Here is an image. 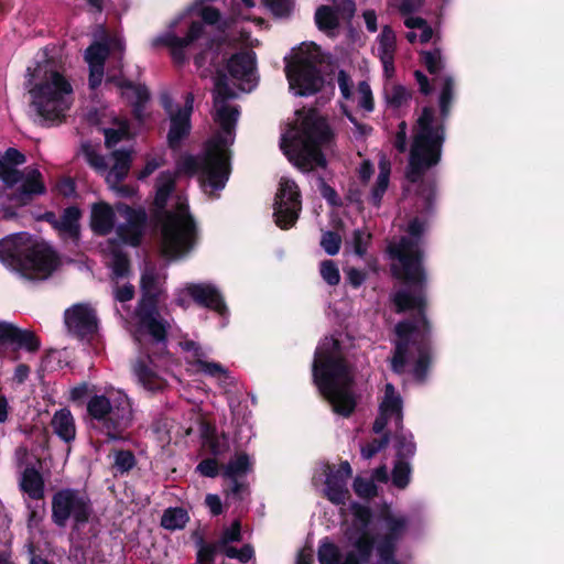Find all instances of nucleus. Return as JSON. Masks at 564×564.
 <instances>
[{"label": "nucleus", "mask_w": 564, "mask_h": 564, "mask_svg": "<svg viewBox=\"0 0 564 564\" xmlns=\"http://www.w3.org/2000/svg\"><path fill=\"white\" fill-rule=\"evenodd\" d=\"M426 221L414 218L408 226V237L390 241L388 252L392 260L391 270L406 284L404 290L393 295L398 312L415 311L412 322H401L395 326V349L391 358V368L397 373L411 369L414 378L424 380L430 365L429 326L423 315L425 305V274L422 268L421 236Z\"/></svg>", "instance_id": "nucleus-1"}, {"label": "nucleus", "mask_w": 564, "mask_h": 564, "mask_svg": "<svg viewBox=\"0 0 564 564\" xmlns=\"http://www.w3.org/2000/svg\"><path fill=\"white\" fill-rule=\"evenodd\" d=\"M226 70L217 72L214 80V120L218 131L205 143L202 155L183 154L176 161L177 172L199 174L203 191L215 195L225 188L230 172V147L235 142V129L239 117L236 106L229 102L237 91H251L257 85L256 56L251 52L234 54L227 62Z\"/></svg>", "instance_id": "nucleus-2"}, {"label": "nucleus", "mask_w": 564, "mask_h": 564, "mask_svg": "<svg viewBox=\"0 0 564 564\" xmlns=\"http://www.w3.org/2000/svg\"><path fill=\"white\" fill-rule=\"evenodd\" d=\"M165 276L154 268L144 269L141 276L142 299L131 318L127 321V328L133 335L145 358H139L133 366V373L138 382L149 391L162 390L165 379L154 369L152 356H161L166 349V336L171 324L161 317L158 311V301L162 292Z\"/></svg>", "instance_id": "nucleus-3"}, {"label": "nucleus", "mask_w": 564, "mask_h": 564, "mask_svg": "<svg viewBox=\"0 0 564 564\" xmlns=\"http://www.w3.org/2000/svg\"><path fill=\"white\" fill-rule=\"evenodd\" d=\"M176 172L163 171L155 178L154 204L164 209L159 218L161 251L167 258H177L191 251L197 240V227L189 213L187 197L176 191Z\"/></svg>", "instance_id": "nucleus-4"}, {"label": "nucleus", "mask_w": 564, "mask_h": 564, "mask_svg": "<svg viewBox=\"0 0 564 564\" xmlns=\"http://www.w3.org/2000/svg\"><path fill=\"white\" fill-rule=\"evenodd\" d=\"M313 379L336 414L349 416L352 413L357 404L354 375L334 337H325L318 344L313 361Z\"/></svg>", "instance_id": "nucleus-5"}, {"label": "nucleus", "mask_w": 564, "mask_h": 564, "mask_svg": "<svg viewBox=\"0 0 564 564\" xmlns=\"http://www.w3.org/2000/svg\"><path fill=\"white\" fill-rule=\"evenodd\" d=\"M295 120L281 137V149L290 162L302 171L325 165L322 149L332 141V131L314 110L295 112Z\"/></svg>", "instance_id": "nucleus-6"}, {"label": "nucleus", "mask_w": 564, "mask_h": 564, "mask_svg": "<svg viewBox=\"0 0 564 564\" xmlns=\"http://www.w3.org/2000/svg\"><path fill=\"white\" fill-rule=\"evenodd\" d=\"M88 395L87 415L96 422L110 440H119L120 434L133 422V406L128 394L112 386L102 389L82 383L70 390V399L78 401Z\"/></svg>", "instance_id": "nucleus-7"}, {"label": "nucleus", "mask_w": 564, "mask_h": 564, "mask_svg": "<svg viewBox=\"0 0 564 564\" xmlns=\"http://www.w3.org/2000/svg\"><path fill=\"white\" fill-rule=\"evenodd\" d=\"M26 87L32 106L46 121L62 120L73 106L72 84L47 61L28 68Z\"/></svg>", "instance_id": "nucleus-8"}, {"label": "nucleus", "mask_w": 564, "mask_h": 564, "mask_svg": "<svg viewBox=\"0 0 564 564\" xmlns=\"http://www.w3.org/2000/svg\"><path fill=\"white\" fill-rule=\"evenodd\" d=\"M0 261L29 280H45L59 265L55 251L26 232L12 234L0 240Z\"/></svg>", "instance_id": "nucleus-9"}, {"label": "nucleus", "mask_w": 564, "mask_h": 564, "mask_svg": "<svg viewBox=\"0 0 564 564\" xmlns=\"http://www.w3.org/2000/svg\"><path fill=\"white\" fill-rule=\"evenodd\" d=\"M147 214L142 209H134L119 203L115 207L98 202L93 204L90 210L91 230L100 236L116 234V241L120 245L138 246L144 231Z\"/></svg>", "instance_id": "nucleus-10"}, {"label": "nucleus", "mask_w": 564, "mask_h": 564, "mask_svg": "<svg viewBox=\"0 0 564 564\" xmlns=\"http://www.w3.org/2000/svg\"><path fill=\"white\" fill-rule=\"evenodd\" d=\"M444 142L443 122L435 116V110L424 108L416 120L410 149L406 177L416 182L431 166L438 163Z\"/></svg>", "instance_id": "nucleus-11"}, {"label": "nucleus", "mask_w": 564, "mask_h": 564, "mask_svg": "<svg viewBox=\"0 0 564 564\" xmlns=\"http://www.w3.org/2000/svg\"><path fill=\"white\" fill-rule=\"evenodd\" d=\"M319 57V47L314 43H302L290 58L285 57L289 87L295 96H310L322 87L323 77L317 69Z\"/></svg>", "instance_id": "nucleus-12"}, {"label": "nucleus", "mask_w": 564, "mask_h": 564, "mask_svg": "<svg viewBox=\"0 0 564 564\" xmlns=\"http://www.w3.org/2000/svg\"><path fill=\"white\" fill-rule=\"evenodd\" d=\"M25 162V156L18 150L10 148L0 156V180L6 186L13 188L11 199L20 205L28 204L35 195L45 192L42 175L37 169H17Z\"/></svg>", "instance_id": "nucleus-13"}, {"label": "nucleus", "mask_w": 564, "mask_h": 564, "mask_svg": "<svg viewBox=\"0 0 564 564\" xmlns=\"http://www.w3.org/2000/svg\"><path fill=\"white\" fill-rule=\"evenodd\" d=\"M91 502L86 492L65 488L53 495L52 521L59 528L72 522L75 529L86 524L91 516Z\"/></svg>", "instance_id": "nucleus-14"}, {"label": "nucleus", "mask_w": 564, "mask_h": 564, "mask_svg": "<svg viewBox=\"0 0 564 564\" xmlns=\"http://www.w3.org/2000/svg\"><path fill=\"white\" fill-rule=\"evenodd\" d=\"M124 48L126 43L121 34L116 33L109 36L102 25L98 26L94 43L85 52V59L89 66L90 88L95 89L101 84L107 56L110 53H118L116 58L121 64Z\"/></svg>", "instance_id": "nucleus-15"}, {"label": "nucleus", "mask_w": 564, "mask_h": 564, "mask_svg": "<svg viewBox=\"0 0 564 564\" xmlns=\"http://www.w3.org/2000/svg\"><path fill=\"white\" fill-rule=\"evenodd\" d=\"M83 153L87 163L94 167L97 172L101 173L106 177V182L110 188H115L116 185L128 175L132 162V152L127 150L113 151L109 158L112 162L111 167L108 170V162L102 155H99L91 147H83Z\"/></svg>", "instance_id": "nucleus-16"}, {"label": "nucleus", "mask_w": 564, "mask_h": 564, "mask_svg": "<svg viewBox=\"0 0 564 564\" xmlns=\"http://www.w3.org/2000/svg\"><path fill=\"white\" fill-rule=\"evenodd\" d=\"M302 208L299 187L294 181L282 177L275 195L274 220L281 229L291 228L299 218Z\"/></svg>", "instance_id": "nucleus-17"}, {"label": "nucleus", "mask_w": 564, "mask_h": 564, "mask_svg": "<svg viewBox=\"0 0 564 564\" xmlns=\"http://www.w3.org/2000/svg\"><path fill=\"white\" fill-rule=\"evenodd\" d=\"M351 467L348 462H343L338 467L322 465L313 477L314 484L318 480L325 482L324 494L335 505H344L349 491L348 480L351 477Z\"/></svg>", "instance_id": "nucleus-18"}, {"label": "nucleus", "mask_w": 564, "mask_h": 564, "mask_svg": "<svg viewBox=\"0 0 564 564\" xmlns=\"http://www.w3.org/2000/svg\"><path fill=\"white\" fill-rule=\"evenodd\" d=\"M161 104L167 112L171 121L170 131L167 134L169 145L175 149L180 142L189 133L191 122L189 118L193 111L194 97L187 94L183 108H176L173 100L167 93L161 95Z\"/></svg>", "instance_id": "nucleus-19"}, {"label": "nucleus", "mask_w": 564, "mask_h": 564, "mask_svg": "<svg viewBox=\"0 0 564 564\" xmlns=\"http://www.w3.org/2000/svg\"><path fill=\"white\" fill-rule=\"evenodd\" d=\"M180 347L185 354L188 365L194 367V371L215 378L224 388L232 383V378L228 370L220 364L208 360V351L203 349L193 340H184L180 343Z\"/></svg>", "instance_id": "nucleus-20"}, {"label": "nucleus", "mask_w": 564, "mask_h": 564, "mask_svg": "<svg viewBox=\"0 0 564 564\" xmlns=\"http://www.w3.org/2000/svg\"><path fill=\"white\" fill-rule=\"evenodd\" d=\"M64 319L68 332L82 339L93 336L98 329L96 311L86 303L74 304L67 308Z\"/></svg>", "instance_id": "nucleus-21"}, {"label": "nucleus", "mask_w": 564, "mask_h": 564, "mask_svg": "<svg viewBox=\"0 0 564 564\" xmlns=\"http://www.w3.org/2000/svg\"><path fill=\"white\" fill-rule=\"evenodd\" d=\"M402 419V399L394 387L391 383H387L379 408V416L373 423V432L380 434L388 425H393L395 430H399Z\"/></svg>", "instance_id": "nucleus-22"}, {"label": "nucleus", "mask_w": 564, "mask_h": 564, "mask_svg": "<svg viewBox=\"0 0 564 564\" xmlns=\"http://www.w3.org/2000/svg\"><path fill=\"white\" fill-rule=\"evenodd\" d=\"M422 55L424 64L427 67L429 72L435 75V85L442 87V91L440 95V108L442 117L445 118L449 112V105L453 99V78L447 75H438V72L443 68L442 55L438 50H435L433 52H423Z\"/></svg>", "instance_id": "nucleus-23"}, {"label": "nucleus", "mask_w": 564, "mask_h": 564, "mask_svg": "<svg viewBox=\"0 0 564 564\" xmlns=\"http://www.w3.org/2000/svg\"><path fill=\"white\" fill-rule=\"evenodd\" d=\"M333 6H322L316 10L315 21L319 30L334 34L340 20L350 19L355 13L352 0H333Z\"/></svg>", "instance_id": "nucleus-24"}, {"label": "nucleus", "mask_w": 564, "mask_h": 564, "mask_svg": "<svg viewBox=\"0 0 564 564\" xmlns=\"http://www.w3.org/2000/svg\"><path fill=\"white\" fill-rule=\"evenodd\" d=\"M112 83L123 98H126L133 108L135 118L142 121L147 116V104L150 100V94L145 86L134 85L123 79L121 76L108 73L107 84Z\"/></svg>", "instance_id": "nucleus-25"}, {"label": "nucleus", "mask_w": 564, "mask_h": 564, "mask_svg": "<svg viewBox=\"0 0 564 564\" xmlns=\"http://www.w3.org/2000/svg\"><path fill=\"white\" fill-rule=\"evenodd\" d=\"M191 297L197 304L215 311L221 318V327L227 325L228 308L219 289L213 283H189Z\"/></svg>", "instance_id": "nucleus-26"}, {"label": "nucleus", "mask_w": 564, "mask_h": 564, "mask_svg": "<svg viewBox=\"0 0 564 564\" xmlns=\"http://www.w3.org/2000/svg\"><path fill=\"white\" fill-rule=\"evenodd\" d=\"M251 468L252 460L250 456L245 453L235 455L225 466L223 477L228 481L230 495L241 498L247 488L245 477Z\"/></svg>", "instance_id": "nucleus-27"}, {"label": "nucleus", "mask_w": 564, "mask_h": 564, "mask_svg": "<svg viewBox=\"0 0 564 564\" xmlns=\"http://www.w3.org/2000/svg\"><path fill=\"white\" fill-rule=\"evenodd\" d=\"M7 345L35 351L40 347V341L32 332L18 328L7 322H0V347Z\"/></svg>", "instance_id": "nucleus-28"}, {"label": "nucleus", "mask_w": 564, "mask_h": 564, "mask_svg": "<svg viewBox=\"0 0 564 564\" xmlns=\"http://www.w3.org/2000/svg\"><path fill=\"white\" fill-rule=\"evenodd\" d=\"M397 37L393 30L384 25L377 39V55L381 61L386 77L391 78L394 74V53Z\"/></svg>", "instance_id": "nucleus-29"}, {"label": "nucleus", "mask_w": 564, "mask_h": 564, "mask_svg": "<svg viewBox=\"0 0 564 564\" xmlns=\"http://www.w3.org/2000/svg\"><path fill=\"white\" fill-rule=\"evenodd\" d=\"M80 216V210L75 206H70L63 212L59 219H55L53 214H47V219L52 221L63 239L76 242L79 237Z\"/></svg>", "instance_id": "nucleus-30"}, {"label": "nucleus", "mask_w": 564, "mask_h": 564, "mask_svg": "<svg viewBox=\"0 0 564 564\" xmlns=\"http://www.w3.org/2000/svg\"><path fill=\"white\" fill-rule=\"evenodd\" d=\"M223 553L229 558H236L242 563L248 562L253 556V549L251 545L246 544L240 550L229 545H214L213 549H202L198 553V561L200 564H209L213 560L214 553Z\"/></svg>", "instance_id": "nucleus-31"}, {"label": "nucleus", "mask_w": 564, "mask_h": 564, "mask_svg": "<svg viewBox=\"0 0 564 564\" xmlns=\"http://www.w3.org/2000/svg\"><path fill=\"white\" fill-rule=\"evenodd\" d=\"M390 172L391 164L390 161L386 158V155H380L379 160V173L376 177V181L370 186V193L368 196L369 202L379 207L382 200L384 193L388 189L389 181H390Z\"/></svg>", "instance_id": "nucleus-32"}, {"label": "nucleus", "mask_w": 564, "mask_h": 564, "mask_svg": "<svg viewBox=\"0 0 564 564\" xmlns=\"http://www.w3.org/2000/svg\"><path fill=\"white\" fill-rule=\"evenodd\" d=\"M20 489L31 499L39 500L44 496V481L41 474L33 467H26L20 475Z\"/></svg>", "instance_id": "nucleus-33"}, {"label": "nucleus", "mask_w": 564, "mask_h": 564, "mask_svg": "<svg viewBox=\"0 0 564 564\" xmlns=\"http://www.w3.org/2000/svg\"><path fill=\"white\" fill-rule=\"evenodd\" d=\"M51 424L54 433L64 442L68 443L75 438V421L68 409L56 411L52 417Z\"/></svg>", "instance_id": "nucleus-34"}, {"label": "nucleus", "mask_w": 564, "mask_h": 564, "mask_svg": "<svg viewBox=\"0 0 564 564\" xmlns=\"http://www.w3.org/2000/svg\"><path fill=\"white\" fill-rule=\"evenodd\" d=\"M404 24L411 31L406 33L409 42L413 43L417 39V34L414 30L420 31L419 40L421 43H427L433 37V30L427 25L426 21L419 17H406Z\"/></svg>", "instance_id": "nucleus-35"}, {"label": "nucleus", "mask_w": 564, "mask_h": 564, "mask_svg": "<svg viewBox=\"0 0 564 564\" xmlns=\"http://www.w3.org/2000/svg\"><path fill=\"white\" fill-rule=\"evenodd\" d=\"M261 2L278 18L288 17L293 8L292 0H261ZM239 7L251 9L256 7V0H240Z\"/></svg>", "instance_id": "nucleus-36"}, {"label": "nucleus", "mask_w": 564, "mask_h": 564, "mask_svg": "<svg viewBox=\"0 0 564 564\" xmlns=\"http://www.w3.org/2000/svg\"><path fill=\"white\" fill-rule=\"evenodd\" d=\"M110 261L109 265L112 271V275L116 279L123 278L129 272V261L124 253L119 250L118 246L113 242L109 243Z\"/></svg>", "instance_id": "nucleus-37"}, {"label": "nucleus", "mask_w": 564, "mask_h": 564, "mask_svg": "<svg viewBox=\"0 0 564 564\" xmlns=\"http://www.w3.org/2000/svg\"><path fill=\"white\" fill-rule=\"evenodd\" d=\"M188 521L187 512L182 508H170L164 511L161 524L167 530H178L184 528Z\"/></svg>", "instance_id": "nucleus-38"}, {"label": "nucleus", "mask_w": 564, "mask_h": 564, "mask_svg": "<svg viewBox=\"0 0 564 564\" xmlns=\"http://www.w3.org/2000/svg\"><path fill=\"white\" fill-rule=\"evenodd\" d=\"M394 447L397 451V458L408 460L415 454V444L411 433L401 432L395 436Z\"/></svg>", "instance_id": "nucleus-39"}, {"label": "nucleus", "mask_w": 564, "mask_h": 564, "mask_svg": "<svg viewBox=\"0 0 564 564\" xmlns=\"http://www.w3.org/2000/svg\"><path fill=\"white\" fill-rule=\"evenodd\" d=\"M106 145L111 148L116 145L120 140L130 135L129 126L127 121L118 120L116 127L104 129Z\"/></svg>", "instance_id": "nucleus-40"}, {"label": "nucleus", "mask_w": 564, "mask_h": 564, "mask_svg": "<svg viewBox=\"0 0 564 564\" xmlns=\"http://www.w3.org/2000/svg\"><path fill=\"white\" fill-rule=\"evenodd\" d=\"M165 163V154L163 151H158L151 154L145 155V164L144 167L138 173L137 177L140 181L145 180L152 173H154L159 167L164 165Z\"/></svg>", "instance_id": "nucleus-41"}, {"label": "nucleus", "mask_w": 564, "mask_h": 564, "mask_svg": "<svg viewBox=\"0 0 564 564\" xmlns=\"http://www.w3.org/2000/svg\"><path fill=\"white\" fill-rule=\"evenodd\" d=\"M411 467L408 460L398 459L395 460L392 470V482L399 488H404L410 482Z\"/></svg>", "instance_id": "nucleus-42"}, {"label": "nucleus", "mask_w": 564, "mask_h": 564, "mask_svg": "<svg viewBox=\"0 0 564 564\" xmlns=\"http://www.w3.org/2000/svg\"><path fill=\"white\" fill-rule=\"evenodd\" d=\"M387 101L393 107H401L410 98L405 87L400 85L387 86L384 89Z\"/></svg>", "instance_id": "nucleus-43"}, {"label": "nucleus", "mask_w": 564, "mask_h": 564, "mask_svg": "<svg viewBox=\"0 0 564 564\" xmlns=\"http://www.w3.org/2000/svg\"><path fill=\"white\" fill-rule=\"evenodd\" d=\"M355 96L360 108L368 112L373 110L372 91L367 82L359 83Z\"/></svg>", "instance_id": "nucleus-44"}, {"label": "nucleus", "mask_w": 564, "mask_h": 564, "mask_svg": "<svg viewBox=\"0 0 564 564\" xmlns=\"http://www.w3.org/2000/svg\"><path fill=\"white\" fill-rule=\"evenodd\" d=\"M323 280L329 285H337L340 281L338 267L332 260H325L319 268Z\"/></svg>", "instance_id": "nucleus-45"}, {"label": "nucleus", "mask_w": 564, "mask_h": 564, "mask_svg": "<svg viewBox=\"0 0 564 564\" xmlns=\"http://www.w3.org/2000/svg\"><path fill=\"white\" fill-rule=\"evenodd\" d=\"M113 456V466L120 473H127L135 465L134 455L130 451H117Z\"/></svg>", "instance_id": "nucleus-46"}, {"label": "nucleus", "mask_w": 564, "mask_h": 564, "mask_svg": "<svg viewBox=\"0 0 564 564\" xmlns=\"http://www.w3.org/2000/svg\"><path fill=\"white\" fill-rule=\"evenodd\" d=\"M341 238L333 231H325L321 239V246L329 256H335L339 252Z\"/></svg>", "instance_id": "nucleus-47"}, {"label": "nucleus", "mask_w": 564, "mask_h": 564, "mask_svg": "<svg viewBox=\"0 0 564 564\" xmlns=\"http://www.w3.org/2000/svg\"><path fill=\"white\" fill-rule=\"evenodd\" d=\"M354 490L361 498H371L377 494V487L372 479L357 477L354 481Z\"/></svg>", "instance_id": "nucleus-48"}, {"label": "nucleus", "mask_w": 564, "mask_h": 564, "mask_svg": "<svg viewBox=\"0 0 564 564\" xmlns=\"http://www.w3.org/2000/svg\"><path fill=\"white\" fill-rule=\"evenodd\" d=\"M371 235L364 229H357L354 231L351 243L354 250L358 256H364L367 250L368 242L370 241Z\"/></svg>", "instance_id": "nucleus-49"}, {"label": "nucleus", "mask_w": 564, "mask_h": 564, "mask_svg": "<svg viewBox=\"0 0 564 564\" xmlns=\"http://www.w3.org/2000/svg\"><path fill=\"white\" fill-rule=\"evenodd\" d=\"M241 527L238 521H235L230 527L226 528L215 545L229 544L231 542L240 541Z\"/></svg>", "instance_id": "nucleus-50"}, {"label": "nucleus", "mask_w": 564, "mask_h": 564, "mask_svg": "<svg viewBox=\"0 0 564 564\" xmlns=\"http://www.w3.org/2000/svg\"><path fill=\"white\" fill-rule=\"evenodd\" d=\"M388 436L383 435L379 440H373L372 442L368 443L367 445L361 447V456L365 459L372 458L377 453H379L381 449H383L388 445Z\"/></svg>", "instance_id": "nucleus-51"}, {"label": "nucleus", "mask_w": 564, "mask_h": 564, "mask_svg": "<svg viewBox=\"0 0 564 564\" xmlns=\"http://www.w3.org/2000/svg\"><path fill=\"white\" fill-rule=\"evenodd\" d=\"M229 40L236 43H239L245 46H254L258 44V41L252 39L245 28H239L235 25V29L231 31Z\"/></svg>", "instance_id": "nucleus-52"}, {"label": "nucleus", "mask_w": 564, "mask_h": 564, "mask_svg": "<svg viewBox=\"0 0 564 564\" xmlns=\"http://www.w3.org/2000/svg\"><path fill=\"white\" fill-rule=\"evenodd\" d=\"M197 471L206 477H215L218 475L217 462L212 458L204 459L197 465Z\"/></svg>", "instance_id": "nucleus-53"}, {"label": "nucleus", "mask_w": 564, "mask_h": 564, "mask_svg": "<svg viewBox=\"0 0 564 564\" xmlns=\"http://www.w3.org/2000/svg\"><path fill=\"white\" fill-rule=\"evenodd\" d=\"M337 80H338V86H339L343 97L345 99H350L352 97V91H351L352 83H351L349 76L344 70H340L338 73Z\"/></svg>", "instance_id": "nucleus-54"}, {"label": "nucleus", "mask_w": 564, "mask_h": 564, "mask_svg": "<svg viewBox=\"0 0 564 564\" xmlns=\"http://www.w3.org/2000/svg\"><path fill=\"white\" fill-rule=\"evenodd\" d=\"M406 132H408L406 123L404 121H401L399 123V130L394 138V147L399 152H405V150H406V147H408Z\"/></svg>", "instance_id": "nucleus-55"}, {"label": "nucleus", "mask_w": 564, "mask_h": 564, "mask_svg": "<svg viewBox=\"0 0 564 564\" xmlns=\"http://www.w3.org/2000/svg\"><path fill=\"white\" fill-rule=\"evenodd\" d=\"M115 299L121 303L130 301L134 295V289L131 284H123L122 286H117L113 291Z\"/></svg>", "instance_id": "nucleus-56"}, {"label": "nucleus", "mask_w": 564, "mask_h": 564, "mask_svg": "<svg viewBox=\"0 0 564 564\" xmlns=\"http://www.w3.org/2000/svg\"><path fill=\"white\" fill-rule=\"evenodd\" d=\"M189 283L175 293V303L182 308H187L191 304Z\"/></svg>", "instance_id": "nucleus-57"}, {"label": "nucleus", "mask_w": 564, "mask_h": 564, "mask_svg": "<svg viewBox=\"0 0 564 564\" xmlns=\"http://www.w3.org/2000/svg\"><path fill=\"white\" fill-rule=\"evenodd\" d=\"M423 0H400L397 6L402 14H410L421 8Z\"/></svg>", "instance_id": "nucleus-58"}, {"label": "nucleus", "mask_w": 564, "mask_h": 564, "mask_svg": "<svg viewBox=\"0 0 564 564\" xmlns=\"http://www.w3.org/2000/svg\"><path fill=\"white\" fill-rule=\"evenodd\" d=\"M205 502L213 514H219L221 512V501L217 495H207Z\"/></svg>", "instance_id": "nucleus-59"}, {"label": "nucleus", "mask_w": 564, "mask_h": 564, "mask_svg": "<svg viewBox=\"0 0 564 564\" xmlns=\"http://www.w3.org/2000/svg\"><path fill=\"white\" fill-rule=\"evenodd\" d=\"M358 174L362 183H368L373 174V165L369 161H364L359 166Z\"/></svg>", "instance_id": "nucleus-60"}, {"label": "nucleus", "mask_w": 564, "mask_h": 564, "mask_svg": "<svg viewBox=\"0 0 564 564\" xmlns=\"http://www.w3.org/2000/svg\"><path fill=\"white\" fill-rule=\"evenodd\" d=\"M57 191L63 196H70L75 193V184L70 178L62 180L57 184Z\"/></svg>", "instance_id": "nucleus-61"}, {"label": "nucleus", "mask_w": 564, "mask_h": 564, "mask_svg": "<svg viewBox=\"0 0 564 564\" xmlns=\"http://www.w3.org/2000/svg\"><path fill=\"white\" fill-rule=\"evenodd\" d=\"M367 30L369 32H376L378 30L377 25V14L373 10H366L362 14Z\"/></svg>", "instance_id": "nucleus-62"}, {"label": "nucleus", "mask_w": 564, "mask_h": 564, "mask_svg": "<svg viewBox=\"0 0 564 564\" xmlns=\"http://www.w3.org/2000/svg\"><path fill=\"white\" fill-rule=\"evenodd\" d=\"M207 443L210 448V452L214 455H220L226 448L225 441L220 442L218 438H215V437H209L207 440Z\"/></svg>", "instance_id": "nucleus-63"}, {"label": "nucleus", "mask_w": 564, "mask_h": 564, "mask_svg": "<svg viewBox=\"0 0 564 564\" xmlns=\"http://www.w3.org/2000/svg\"><path fill=\"white\" fill-rule=\"evenodd\" d=\"M296 564H313V553L311 550H302L297 555Z\"/></svg>", "instance_id": "nucleus-64"}]
</instances>
